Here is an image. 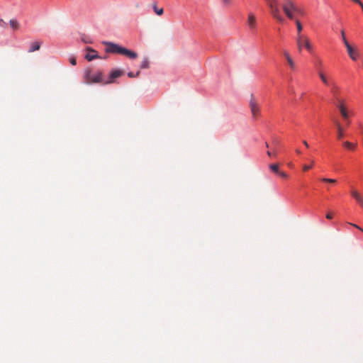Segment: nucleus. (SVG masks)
<instances>
[{"label": "nucleus", "instance_id": "1", "mask_svg": "<svg viewBox=\"0 0 363 363\" xmlns=\"http://www.w3.org/2000/svg\"><path fill=\"white\" fill-rule=\"evenodd\" d=\"M104 45H106V52L110 53H118L125 55L130 59H135L138 57L136 52L123 48L116 43L111 42H104Z\"/></svg>", "mask_w": 363, "mask_h": 363}, {"label": "nucleus", "instance_id": "2", "mask_svg": "<svg viewBox=\"0 0 363 363\" xmlns=\"http://www.w3.org/2000/svg\"><path fill=\"white\" fill-rule=\"evenodd\" d=\"M84 77L86 84L104 82L102 79V72L99 70L93 72L91 69L87 68L84 70Z\"/></svg>", "mask_w": 363, "mask_h": 363}, {"label": "nucleus", "instance_id": "3", "mask_svg": "<svg viewBox=\"0 0 363 363\" xmlns=\"http://www.w3.org/2000/svg\"><path fill=\"white\" fill-rule=\"evenodd\" d=\"M281 8L284 13L289 19H294V12L298 11V6L296 5L293 0H284L281 4Z\"/></svg>", "mask_w": 363, "mask_h": 363}, {"label": "nucleus", "instance_id": "4", "mask_svg": "<svg viewBox=\"0 0 363 363\" xmlns=\"http://www.w3.org/2000/svg\"><path fill=\"white\" fill-rule=\"evenodd\" d=\"M268 6L270 9V13L273 18L279 23L284 21V18L281 13L279 3L277 0H267Z\"/></svg>", "mask_w": 363, "mask_h": 363}, {"label": "nucleus", "instance_id": "5", "mask_svg": "<svg viewBox=\"0 0 363 363\" xmlns=\"http://www.w3.org/2000/svg\"><path fill=\"white\" fill-rule=\"evenodd\" d=\"M296 45L299 52H301L303 48L304 47L308 52H311L313 47L310 43L309 38L304 35H297Z\"/></svg>", "mask_w": 363, "mask_h": 363}, {"label": "nucleus", "instance_id": "6", "mask_svg": "<svg viewBox=\"0 0 363 363\" xmlns=\"http://www.w3.org/2000/svg\"><path fill=\"white\" fill-rule=\"evenodd\" d=\"M247 24L252 33H254L257 28V21L256 17L252 13L248 14Z\"/></svg>", "mask_w": 363, "mask_h": 363}, {"label": "nucleus", "instance_id": "7", "mask_svg": "<svg viewBox=\"0 0 363 363\" xmlns=\"http://www.w3.org/2000/svg\"><path fill=\"white\" fill-rule=\"evenodd\" d=\"M250 107L253 117L256 118L257 116H258L259 114V107L252 96L250 101Z\"/></svg>", "mask_w": 363, "mask_h": 363}, {"label": "nucleus", "instance_id": "8", "mask_svg": "<svg viewBox=\"0 0 363 363\" xmlns=\"http://www.w3.org/2000/svg\"><path fill=\"white\" fill-rule=\"evenodd\" d=\"M123 74V72L122 70H120V69H115V70H113L111 72L110 74H109V79L106 82H104V84H111L113 82V80L116 79V78H118L119 77H121V75Z\"/></svg>", "mask_w": 363, "mask_h": 363}, {"label": "nucleus", "instance_id": "9", "mask_svg": "<svg viewBox=\"0 0 363 363\" xmlns=\"http://www.w3.org/2000/svg\"><path fill=\"white\" fill-rule=\"evenodd\" d=\"M350 194L354 200L359 203V205L363 207V195H362L355 189H352Z\"/></svg>", "mask_w": 363, "mask_h": 363}, {"label": "nucleus", "instance_id": "10", "mask_svg": "<svg viewBox=\"0 0 363 363\" xmlns=\"http://www.w3.org/2000/svg\"><path fill=\"white\" fill-rule=\"evenodd\" d=\"M346 48L348 52L349 56L352 60H356L359 57V53L357 51L354 50L353 48L350 45L348 42H346Z\"/></svg>", "mask_w": 363, "mask_h": 363}, {"label": "nucleus", "instance_id": "11", "mask_svg": "<svg viewBox=\"0 0 363 363\" xmlns=\"http://www.w3.org/2000/svg\"><path fill=\"white\" fill-rule=\"evenodd\" d=\"M86 50L89 52L86 55L85 58L88 61H91V60H93L94 59H97V58L99 57V55H97L96 51L94 50V49H92L91 48H87Z\"/></svg>", "mask_w": 363, "mask_h": 363}, {"label": "nucleus", "instance_id": "12", "mask_svg": "<svg viewBox=\"0 0 363 363\" xmlns=\"http://www.w3.org/2000/svg\"><path fill=\"white\" fill-rule=\"evenodd\" d=\"M283 54H284V57H285V58H286V61H287V62H288L291 69L293 70V71L295 70V69H296V64H295L294 60L292 59V57H291L289 52L288 51H286V50H284L283 52Z\"/></svg>", "mask_w": 363, "mask_h": 363}, {"label": "nucleus", "instance_id": "13", "mask_svg": "<svg viewBox=\"0 0 363 363\" xmlns=\"http://www.w3.org/2000/svg\"><path fill=\"white\" fill-rule=\"evenodd\" d=\"M338 110L340 111V113L345 120H347L350 116V111L347 107V106H336Z\"/></svg>", "mask_w": 363, "mask_h": 363}, {"label": "nucleus", "instance_id": "14", "mask_svg": "<svg viewBox=\"0 0 363 363\" xmlns=\"http://www.w3.org/2000/svg\"><path fill=\"white\" fill-rule=\"evenodd\" d=\"M330 92L333 96L334 101L337 99V97H340V88L335 83L331 84Z\"/></svg>", "mask_w": 363, "mask_h": 363}, {"label": "nucleus", "instance_id": "15", "mask_svg": "<svg viewBox=\"0 0 363 363\" xmlns=\"http://www.w3.org/2000/svg\"><path fill=\"white\" fill-rule=\"evenodd\" d=\"M335 123L337 128V138L338 140H341L344 137L345 130L337 121H336Z\"/></svg>", "mask_w": 363, "mask_h": 363}, {"label": "nucleus", "instance_id": "16", "mask_svg": "<svg viewBox=\"0 0 363 363\" xmlns=\"http://www.w3.org/2000/svg\"><path fill=\"white\" fill-rule=\"evenodd\" d=\"M40 43L39 42H33L30 45V48L28 50V52H35V51H37L40 49Z\"/></svg>", "mask_w": 363, "mask_h": 363}, {"label": "nucleus", "instance_id": "17", "mask_svg": "<svg viewBox=\"0 0 363 363\" xmlns=\"http://www.w3.org/2000/svg\"><path fill=\"white\" fill-rule=\"evenodd\" d=\"M294 21L295 23H296V28H297V35H302L301 34V31L303 30V26L301 23V22L299 21L298 19L294 18V19L293 20Z\"/></svg>", "mask_w": 363, "mask_h": 363}, {"label": "nucleus", "instance_id": "18", "mask_svg": "<svg viewBox=\"0 0 363 363\" xmlns=\"http://www.w3.org/2000/svg\"><path fill=\"white\" fill-rule=\"evenodd\" d=\"M343 146L347 148V149H349V150H353L355 149L356 147V144L355 143H352L349 141H345L343 143Z\"/></svg>", "mask_w": 363, "mask_h": 363}, {"label": "nucleus", "instance_id": "19", "mask_svg": "<svg viewBox=\"0 0 363 363\" xmlns=\"http://www.w3.org/2000/svg\"><path fill=\"white\" fill-rule=\"evenodd\" d=\"M333 103L336 106H346L345 100L340 97H337V99L335 100Z\"/></svg>", "mask_w": 363, "mask_h": 363}, {"label": "nucleus", "instance_id": "20", "mask_svg": "<svg viewBox=\"0 0 363 363\" xmlns=\"http://www.w3.org/2000/svg\"><path fill=\"white\" fill-rule=\"evenodd\" d=\"M269 167L270 168V169L274 172L275 174H278L279 173V164H271L269 165Z\"/></svg>", "mask_w": 363, "mask_h": 363}, {"label": "nucleus", "instance_id": "21", "mask_svg": "<svg viewBox=\"0 0 363 363\" xmlns=\"http://www.w3.org/2000/svg\"><path fill=\"white\" fill-rule=\"evenodd\" d=\"M318 75L324 84L329 85V81H328V78L325 77V75L322 72H320L318 73Z\"/></svg>", "mask_w": 363, "mask_h": 363}, {"label": "nucleus", "instance_id": "22", "mask_svg": "<svg viewBox=\"0 0 363 363\" xmlns=\"http://www.w3.org/2000/svg\"><path fill=\"white\" fill-rule=\"evenodd\" d=\"M153 9L155 13L158 16H161L164 13V10L162 8H157L156 5L153 6Z\"/></svg>", "mask_w": 363, "mask_h": 363}, {"label": "nucleus", "instance_id": "23", "mask_svg": "<svg viewBox=\"0 0 363 363\" xmlns=\"http://www.w3.org/2000/svg\"><path fill=\"white\" fill-rule=\"evenodd\" d=\"M140 67L142 69H147L149 67V61L147 58H145L142 62H141V65H140Z\"/></svg>", "mask_w": 363, "mask_h": 363}, {"label": "nucleus", "instance_id": "24", "mask_svg": "<svg viewBox=\"0 0 363 363\" xmlns=\"http://www.w3.org/2000/svg\"><path fill=\"white\" fill-rule=\"evenodd\" d=\"M322 182L330 184H335L337 182L336 179H328V178H323L321 179Z\"/></svg>", "mask_w": 363, "mask_h": 363}, {"label": "nucleus", "instance_id": "25", "mask_svg": "<svg viewBox=\"0 0 363 363\" xmlns=\"http://www.w3.org/2000/svg\"><path fill=\"white\" fill-rule=\"evenodd\" d=\"M10 26L11 28L16 29L18 28V23L16 20H11L10 21Z\"/></svg>", "mask_w": 363, "mask_h": 363}, {"label": "nucleus", "instance_id": "26", "mask_svg": "<svg viewBox=\"0 0 363 363\" xmlns=\"http://www.w3.org/2000/svg\"><path fill=\"white\" fill-rule=\"evenodd\" d=\"M82 40L84 43H91V40H90V38L87 36H84L82 38Z\"/></svg>", "mask_w": 363, "mask_h": 363}, {"label": "nucleus", "instance_id": "27", "mask_svg": "<svg viewBox=\"0 0 363 363\" xmlns=\"http://www.w3.org/2000/svg\"><path fill=\"white\" fill-rule=\"evenodd\" d=\"M69 62L71 63L72 65H76V64H77L76 57H74V56L70 57H69Z\"/></svg>", "mask_w": 363, "mask_h": 363}, {"label": "nucleus", "instance_id": "28", "mask_svg": "<svg viewBox=\"0 0 363 363\" xmlns=\"http://www.w3.org/2000/svg\"><path fill=\"white\" fill-rule=\"evenodd\" d=\"M221 1H222V3L223 4V5L225 6H229L232 4V0H221Z\"/></svg>", "mask_w": 363, "mask_h": 363}, {"label": "nucleus", "instance_id": "29", "mask_svg": "<svg viewBox=\"0 0 363 363\" xmlns=\"http://www.w3.org/2000/svg\"><path fill=\"white\" fill-rule=\"evenodd\" d=\"M313 164V162H312V164L311 165H309V164L303 165V170L305 172L309 170L311 168H312Z\"/></svg>", "mask_w": 363, "mask_h": 363}, {"label": "nucleus", "instance_id": "30", "mask_svg": "<svg viewBox=\"0 0 363 363\" xmlns=\"http://www.w3.org/2000/svg\"><path fill=\"white\" fill-rule=\"evenodd\" d=\"M277 174L284 179L288 178V174L284 172L279 171V173H278Z\"/></svg>", "mask_w": 363, "mask_h": 363}, {"label": "nucleus", "instance_id": "31", "mask_svg": "<svg viewBox=\"0 0 363 363\" xmlns=\"http://www.w3.org/2000/svg\"><path fill=\"white\" fill-rule=\"evenodd\" d=\"M295 13H297L301 16H304V14H305L304 11L302 9H299L298 7V11H296L294 12V14Z\"/></svg>", "mask_w": 363, "mask_h": 363}, {"label": "nucleus", "instance_id": "32", "mask_svg": "<svg viewBox=\"0 0 363 363\" xmlns=\"http://www.w3.org/2000/svg\"><path fill=\"white\" fill-rule=\"evenodd\" d=\"M341 35H342V40L344 42V44L346 46V42H348V41L347 40V39L345 38V33H344L343 30L341 32Z\"/></svg>", "mask_w": 363, "mask_h": 363}, {"label": "nucleus", "instance_id": "33", "mask_svg": "<svg viewBox=\"0 0 363 363\" xmlns=\"http://www.w3.org/2000/svg\"><path fill=\"white\" fill-rule=\"evenodd\" d=\"M350 225H352L353 227H354L355 228L361 230L362 232H363V228H362L361 227H359V225L354 224V223H349Z\"/></svg>", "mask_w": 363, "mask_h": 363}, {"label": "nucleus", "instance_id": "34", "mask_svg": "<svg viewBox=\"0 0 363 363\" xmlns=\"http://www.w3.org/2000/svg\"><path fill=\"white\" fill-rule=\"evenodd\" d=\"M139 74H140V72H138L136 73L135 76H138V75H139ZM128 76L129 77H135V74H134L132 72H128Z\"/></svg>", "mask_w": 363, "mask_h": 363}, {"label": "nucleus", "instance_id": "35", "mask_svg": "<svg viewBox=\"0 0 363 363\" xmlns=\"http://www.w3.org/2000/svg\"><path fill=\"white\" fill-rule=\"evenodd\" d=\"M267 154L269 156H276L277 152V151H274V152L267 151Z\"/></svg>", "mask_w": 363, "mask_h": 363}, {"label": "nucleus", "instance_id": "36", "mask_svg": "<svg viewBox=\"0 0 363 363\" xmlns=\"http://www.w3.org/2000/svg\"><path fill=\"white\" fill-rule=\"evenodd\" d=\"M325 217H326V218H327V219H330H330H332V218H333V213H331V212H328V213L326 214Z\"/></svg>", "mask_w": 363, "mask_h": 363}, {"label": "nucleus", "instance_id": "37", "mask_svg": "<svg viewBox=\"0 0 363 363\" xmlns=\"http://www.w3.org/2000/svg\"><path fill=\"white\" fill-rule=\"evenodd\" d=\"M354 2L357 3L359 5H362V2L359 0H352Z\"/></svg>", "mask_w": 363, "mask_h": 363}, {"label": "nucleus", "instance_id": "38", "mask_svg": "<svg viewBox=\"0 0 363 363\" xmlns=\"http://www.w3.org/2000/svg\"><path fill=\"white\" fill-rule=\"evenodd\" d=\"M303 145H304L306 147H308V146H309V145H308V143H307L306 140H303Z\"/></svg>", "mask_w": 363, "mask_h": 363}, {"label": "nucleus", "instance_id": "39", "mask_svg": "<svg viewBox=\"0 0 363 363\" xmlns=\"http://www.w3.org/2000/svg\"><path fill=\"white\" fill-rule=\"evenodd\" d=\"M346 121V123H347V125H348L350 123L349 118L347 120H345Z\"/></svg>", "mask_w": 363, "mask_h": 363}, {"label": "nucleus", "instance_id": "40", "mask_svg": "<svg viewBox=\"0 0 363 363\" xmlns=\"http://www.w3.org/2000/svg\"><path fill=\"white\" fill-rule=\"evenodd\" d=\"M296 152L297 154H301V151L298 149L296 150Z\"/></svg>", "mask_w": 363, "mask_h": 363}, {"label": "nucleus", "instance_id": "41", "mask_svg": "<svg viewBox=\"0 0 363 363\" xmlns=\"http://www.w3.org/2000/svg\"><path fill=\"white\" fill-rule=\"evenodd\" d=\"M265 145H266V147L269 146L267 143H266Z\"/></svg>", "mask_w": 363, "mask_h": 363}]
</instances>
